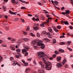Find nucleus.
Segmentation results:
<instances>
[{
	"mask_svg": "<svg viewBox=\"0 0 73 73\" xmlns=\"http://www.w3.org/2000/svg\"><path fill=\"white\" fill-rule=\"evenodd\" d=\"M18 54H19V56H20V57H22V55L21 54H20L19 52L18 53Z\"/></svg>",
	"mask_w": 73,
	"mask_h": 73,
	"instance_id": "51",
	"label": "nucleus"
},
{
	"mask_svg": "<svg viewBox=\"0 0 73 73\" xmlns=\"http://www.w3.org/2000/svg\"><path fill=\"white\" fill-rule=\"evenodd\" d=\"M46 17L49 18V17H51V16L48 14H47L46 15Z\"/></svg>",
	"mask_w": 73,
	"mask_h": 73,
	"instance_id": "38",
	"label": "nucleus"
},
{
	"mask_svg": "<svg viewBox=\"0 0 73 73\" xmlns=\"http://www.w3.org/2000/svg\"><path fill=\"white\" fill-rule=\"evenodd\" d=\"M65 12L66 15H69L70 13V11L69 10H66V11Z\"/></svg>",
	"mask_w": 73,
	"mask_h": 73,
	"instance_id": "10",
	"label": "nucleus"
},
{
	"mask_svg": "<svg viewBox=\"0 0 73 73\" xmlns=\"http://www.w3.org/2000/svg\"><path fill=\"white\" fill-rule=\"evenodd\" d=\"M71 1V3L72 4H73V0H70Z\"/></svg>",
	"mask_w": 73,
	"mask_h": 73,
	"instance_id": "62",
	"label": "nucleus"
},
{
	"mask_svg": "<svg viewBox=\"0 0 73 73\" xmlns=\"http://www.w3.org/2000/svg\"><path fill=\"white\" fill-rule=\"evenodd\" d=\"M26 30L27 31H29V27H28Z\"/></svg>",
	"mask_w": 73,
	"mask_h": 73,
	"instance_id": "39",
	"label": "nucleus"
},
{
	"mask_svg": "<svg viewBox=\"0 0 73 73\" xmlns=\"http://www.w3.org/2000/svg\"><path fill=\"white\" fill-rule=\"evenodd\" d=\"M45 17H41V19L43 21H44V20H45Z\"/></svg>",
	"mask_w": 73,
	"mask_h": 73,
	"instance_id": "21",
	"label": "nucleus"
},
{
	"mask_svg": "<svg viewBox=\"0 0 73 73\" xmlns=\"http://www.w3.org/2000/svg\"><path fill=\"white\" fill-rule=\"evenodd\" d=\"M64 23L65 25H68L69 24V23L68 22V21H64Z\"/></svg>",
	"mask_w": 73,
	"mask_h": 73,
	"instance_id": "25",
	"label": "nucleus"
},
{
	"mask_svg": "<svg viewBox=\"0 0 73 73\" xmlns=\"http://www.w3.org/2000/svg\"><path fill=\"white\" fill-rule=\"evenodd\" d=\"M8 40H11L12 39V38L9 37L8 38Z\"/></svg>",
	"mask_w": 73,
	"mask_h": 73,
	"instance_id": "49",
	"label": "nucleus"
},
{
	"mask_svg": "<svg viewBox=\"0 0 73 73\" xmlns=\"http://www.w3.org/2000/svg\"><path fill=\"white\" fill-rule=\"evenodd\" d=\"M40 27H44V23H42L40 24Z\"/></svg>",
	"mask_w": 73,
	"mask_h": 73,
	"instance_id": "31",
	"label": "nucleus"
},
{
	"mask_svg": "<svg viewBox=\"0 0 73 73\" xmlns=\"http://www.w3.org/2000/svg\"><path fill=\"white\" fill-rule=\"evenodd\" d=\"M57 28L58 29H60L61 28V26L60 25H58L57 26Z\"/></svg>",
	"mask_w": 73,
	"mask_h": 73,
	"instance_id": "47",
	"label": "nucleus"
},
{
	"mask_svg": "<svg viewBox=\"0 0 73 73\" xmlns=\"http://www.w3.org/2000/svg\"><path fill=\"white\" fill-rule=\"evenodd\" d=\"M62 64H61V63H57V64H56V66L57 68H61V66H62Z\"/></svg>",
	"mask_w": 73,
	"mask_h": 73,
	"instance_id": "4",
	"label": "nucleus"
},
{
	"mask_svg": "<svg viewBox=\"0 0 73 73\" xmlns=\"http://www.w3.org/2000/svg\"><path fill=\"white\" fill-rule=\"evenodd\" d=\"M48 30L49 31L50 33H53V30H52V28H51V27H48Z\"/></svg>",
	"mask_w": 73,
	"mask_h": 73,
	"instance_id": "8",
	"label": "nucleus"
},
{
	"mask_svg": "<svg viewBox=\"0 0 73 73\" xmlns=\"http://www.w3.org/2000/svg\"><path fill=\"white\" fill-rule=\"evenodd\" d=\"M23 33H24V35H27V32L24 31L23 32Z\"/></svg>",
	"mask_w": 73,
	"mask_h": 73,
	"instance_id": "50",
	"label": "nucleus"
},
{
	"mask_svg": "<svg viewBox=\"0 0 73 73\" xmlns=\"http://www.w3.org/2000/svg\"><path fill=\"white\" fill-rule=\"evenodd\" d=\"M21 20H22V22H23V23H24L25 21H24V19H21Z\"/></svg>",
	"mask_w": 73,
	"mask_h": 73,
	"instance_id": "54",
	"label": "nucleus"
},
{
	"mask_svg": "<svg viewBox=\"0 0 73 73\" xmlns=\"http://www.w3.org/2000/svg\"><path fill=\"white\" fill-rule=\"evenodd\" d=\"M13 62V65H14V66H15V65H16V64H17V62L15 61H14Z\"/></svg>",
	"mask_w": 73,
	"mask_h": 73,
	"instance_id": "11",
	"label": "nucleus"
},
{
	"mask_svg": "<svg viewBox=\"0 0 73 73\" xmlns=\"http://www.w3.org/2000/svg\"><path fill=\"white\" fill-rule=\"evenodd\" d=\"M34 64L35 65H36V61H35L34 62Z\"/></svg>",
	"mask_w": 73,
	"mask_h": 73,
	"instance_id": "63",
	"label": "nucleus"
},
{
	"mask_svg": "<svg viewBox=\"0 0 73 73\" xmlns=\"http://www.w3.org/2000/svg\"><path fill=\"white\" fill-rule=\"evenodd\" d=\"M46 23H49V20L48 19H47V21H46Z\"/></svg>",
	"mask_w": 73,
	"mask_h": 73,
	"instance_id": "53",
	"label": "nucleus"
},
{
	"mask_svg": "<svg viewBox=\"0 0 73 73\" xmlns=\"http://www.w3.org/2000/svg\"><path fill=\"white\" fill-rule=\"evenodd\" d=\"M60 45H64L65 44V43L64 42H60Z\"/></svg>",
	"mask_w": 73,
	"mask_h": 73,
	"instance_id": "26",
	"label": "nucleus"
},
{
	"mask_svg": "<svg viewBox=\"0 0 73 73\" xmlns=\"http://www.w3.org/2000/svg\"><path fill=\"white\" fill-rule=\"evenodd\" d=\"M25 66H28V63H25Z\"/></svg>",
	"mask_w": 73,
	"mask_h": 73,
	"instance_id": "43",
	"label": "nucleus"
},
{
	"mask_svg": "<svg viewBox=\"0 0 73 73\" xmlns=\"http://www.w3.org/2000/svg\"><path fill=\"white\" fill-rule=\"evenodd\" d=\"M43 40H45V41H46V42H49V41H50V40H49V39H48L47 38H44L43 39Z\"/></svg>",
	"mask_w": 73,
	"mask_h": 73,
	"instance_id": "15",
	"label": "nucleus"
},
{
	"mask_svg": "<svg viewBox=\"0 0 73 73\" xmlns=\"http://www.w3.org/2000/svg\"><path fill=\"white\" fill-rule=\"evenodd\" d=\"M67 48L68 50H69L70 51H71V52H72L73 50L72 49H71V48H69L68 47H67Z\"/></svg>",
	"mask_w": 73,
	"mask_h": 73,
	"instance_id": "27",
	"label": "nucleus"
},
{
	"mask_svg": "<svg viewBox=\"0 0 73 73\" xmlns=\"http://www.w3.org/2000/svg\"><path fill=\"white\" fill-rule=\"evenodd\" d=\"M10 60L11 61H13V57L10 58Z\"/></svg>",
	"mask_w": 73,
	"mask_h": 73,
	"instance_id": "48",
	"label": "nucleus"
},
{
	"mask_svg": "<svg viewBox=\"0 0 73 73\" xmlns=\"http://www.w3.org/2000/svg\"><path fill=\"white\" fill-rule=\"evenodd\" d=\"M30 34L31 35V36H32L33 37H35V35L34 34H33L32 33H30Z\"/></svg>",
	"mask_w": 73,
	"mask_h": 73,
	"instance_id": "30",
	"label": "nucleus"
},
{
	"mask_svg": "<svg viewBox=\"0 0 73 73\" xmlns=\"http://www.w3.org/2000/svg\"><path fill=\"white\" fill-rule=\"evenodd\" d=\"M54 3L56 5H58V2L56 1H54Z\"/></svg>",
	"mask_w": 73,
	"mask_h": 73,
	"instance_id": "42",
	"label": "nucleus"
},
{
	"mask_svg": "<svg viewBox=\"0 0 73 73\" xmlns=\"http://www.w3.org/2000/svg\"><path fill=\"white\" fill-rule=\"evenodd\" d=\"M54 52L55 53V54H58L59 53L57 51V50L55 51Z\"/></svg>",
	"mask_w": 73,
	"mask_h": 73,
	"instance_id": "34",
	"label": "nucleus"
},
{
	"mask_svg": "<svg viewBox=\"0 0 73 73\" xmlns=\"http://www.w3.org/2000/svg\"><path fill=\"white\" fill-rule=\"evenodd\" d=\"M56 56V54H54L53 56V57H55Z\"/></svg>",
	"mask_w": 73,
	"mask_h": 73,
	"instance_id": "64",
	"label": "nucleus"
},
{
	"mask_svg": "<svg viewBox=\"0 0 73 73\" xmlns=\"http://www.w3.org/2000/svg\"><path fill=\"white\" fill-rule=\"evenodd\" d=\"M48 20H52V18L49 17V18H48Z\"/></svg>",
	"mask_w": 73,
	"mask_h": 73,
	"instance_id": "59",
	"label": "nucleus"
},
{
	"mask_svg": "<svg viewBox=\"0 0 73 73\" xmlns=\"http://www.w3.org/2000/svg\"><path fill=\"white\" fill-rule=\"evenodd\" d=\"M43 11H44L45 13H49V12H48L47 11H46V10H44Z\"/></svg>",
	"mask_w": 73,
	"mask_h": 73,
	"instance_id": "41",
	"label": "nucleus"
},
{
	"mask_svg": "<svg viewBox=\"0 0 73 73\" xmlns=\"http://www.w3.org/2000/svg\"><path fill=\"white\" fill-rule=\"evenodd\" d=\"M51 2L52 4L54 5V1L53 0H51Z\"/></svg>",
	"mask_w": 73,
	"mask_h": 73,
	"instance_id": "60",
	"label": "nucleus"
},
{
	"mask_svg": "<svg viewBox=\"0 0 73 73\" xmlns=\"http://www.w3.org/2000/svg\"><path fill=\"white\" fill-rule=\"evenodd\" d=\"M27 15H28V16H29L30 17L32 16V15L30 14H28Z\"/></svg>",
	"mask_w": 73,
	"mask_h": 73,
	"instance_id": "55",
	"label": "nucleus"
},
{
	"mask_svg": "<svg viewBox=\"0 0 73 73\" xmlns=\"http://www.w3.org/2000/svg\"><path fill=\"white\" fill-rule=\"evenodd\" d=\"M62 35H61L60 37V38H64V37H65V36H64V35H65V34L64 33H63Z\"/></svg>",
	"mask_w": 73,
	"mask_h": 73,
	"instance_id": "17",
	"label": "nucleus"
},
{
	"mask_svg": "<svg viewBox=\"0 0 73 73\" xmlns=\"http://www.w3.org/2000/svg\"><path fill=\"white\" fill-rule=\"evenodd\" d=\"M56 42V40L54 39L53 40V43L54 44H55Z\"/></svg>",
	"mask_w": 73,
	"mask_h": 73,
	"instance_id": "44",
	"label": "nucleus"
},
{
	"mask_svg": "<svg viewBox=\"0 0 73 73\" xmlns=\"http://www.w3.org/2000/svg\"><path fill=\"white\" fill-rule=\"evenodd\" d=\"M71 35L70 33H68V34H67V35H68V36H69V35Z\"/></svg>",
	"mask_w": 73,
	"mask_h": 73,
	"instance_id": "57",
	"label": "nucleus"
},
{
	"mask_svg": "<svg viewBox=\"0 0 73 73\" xmlns=\"http://www.w3.org/2000/svg\"><path fill=\"white\" fill-rule=\"evenodd\" d=\"M66 60L64 59L63 60L62 62V64L63 65H64L65 63H66Z\"/></svg>",
	"mask_w": 73,
	"mask_h": 73,
	"instance_id": "12",
	"label": "nucleus"
},
{
	"mask_svg": "<svg viewBox=\"0 0 73 73\" xmlns=\"http://www.w3.org/2000/svg\"><path fill=\"white\" fill-rule=\"evenodd\" d=\"M25 56H28V52H26L25 54Z\"/></svg>",
	"mask_w": 73,
	"mask_h": 73,
	"instance_id": "36",
	"label": "nucleus"
},
{
	"mask_svg": "<svg viewBox=\"0 0 73 73\" xmlns=\"http://www.w3.org/2000/svg\"><path fill=\"white\" fill-rule=\"evenodd\" d=\"M9 12L10 14H11V15H16V13L12 12L11 11H9Z\"/></svg>",
	"mask_w": 73,
	"mask_h": 73,
	"instance_id": "9",
	"label": "nucleus"
},
{
	"mask_svg": "<svg viewBox=\"0 0 73 73\" xmlns=\"http://www.w3.org/2000/svg\"><path fill=\"white\" fill-rule=\"evenodd\" d=\"M17 65H18V66H20V64H19V63H17Z\"/></svg>",
	"mask_w": 73,
	"mask_h": 73,
	"instance_id": "61",
	"label": "nucleus"
},
{
	"mask_svg": "<svg viewBox=\"0 0 73 73\" xmlns=\"http://www.w3.org/2000/svg\"><path fill=\"white\" fill-rule=\"evenodd\" d=\"M23 46L25 49H26V50H29V47L28 46H26V45L24 44L23 45Z\"/></svg>",
	"mask_w": 73,
	"mask_h": 73,
	"instance_id": "5",
	"label": "nucleus"
},
{
	"mask_svg": "<svg viewBox=\"0 0 73 73\" xmlns=\"http://www.w3.org/2000/svg\"><path fill=\"white\" fill-rule=\"evenodd\" d=\"M39 73H44V70H40V72H39Z\"/></svg>",
	"mask_w": 73,
	"mask_h": 73,
	"instance_id": "35",
	"label": "nucleus"
},
{
	"mask_svg": "<svg viewBox=\"0 0 73 73\" xmlns=\"http://www.w3.org/2000/svg\"><path fill=\"white\" fill-rule=\"evenodd\" d=\"M33 28L34 30H37L38 29V27L37 26H34Z\"/></svg>",
	"mask_w": 73,
	"mask_h": 73,
	"instance_id": "14",
	"label": "nucleus"
},
{
	"mask_svg": "<svg viewBox=\"0 0 73 73\" xmlns=\"http://www.w3.org/2000/svg\"><path fill=\"white\" fill-rule=\"evenodd\" d=\"M54 30L56 32H58V30L56 28H54Z\"/></svg>",
	"mask_w": 73,
	"mask_h": 73,
	"instance_id": "23",
	"label": "nucleus"
},
{
	"mask_svg": "<svg viewBox=\"0 0 73 73\" xmlns=\"http://www.w3.org/2000/svg\"><path fill=\"white\" fill-rule=\"evenodd\" d=\"M36 36L38 37H40V34L39 33H37Z\"/></svg>",
	"mask_w": 73,
	"mask_h": 73,
	"instance_id": "28",
	"label": "nucleus"
},
{
	"mask_svg": "<svg viewBox=\"0 0 73 73\" xmlns=\"http://www.w3.org/2000/svg\"><path fill=\"white\" fill-rule=\"evenodd\" d=\"M5 18L6 19H7V18H8V16H7L6 15H5Z\"/></svg>",
	"mask_w": 73,
	"mask_h": 73,
	"instance_id": "58",
	"label": "nucleus"
},
{
	"mask_svg": "<svg viewBox=\"0 0 73 73\" xmlns=\"http://www.w3.org/2000/svg\"><path fill=\"white\" fill-rule=\"evenodd\" d=\"M37 56H38V57H39L40 58H42V57H45L46 55L45 54V53L43 52H40L38 53L37 54Z\"/></svg>",
	"mask_w": 73,
	"mask_h": 73,
	"instance_id": "3",
	"label": "nucleus"
},
{
	"mask_svg": "<svg viewBox=\"0 0 73 73\" xmlns=\"http://www.w3.org/2000/svg\"><path fill=\"white\" fill-rule=\"evenodd\" d=\"M21 9H26V8H25V7H22L21 8Z\"/></svg>",
	"mask_w": 73,
	"mask_h": 73,
	"instance_id": "37",
	"label": "nucleus"
},
{
	"mask_svg": "<svg viewBox=\"0 0 73 73\" xmlns=\"http://www.w3.org/2000/svg\"><path fill=\"white\" fill-rule=\"evenodd\" d=\"M16 51L17 52V53H18V52H21V50L19 49H17L16 50Z\"/></svg>",
	"mask_w": 73,
	"mask_h": 73,
	"instance_id": "24",
	"label": "nucleus"
},
{
	"mask_svg": "<svg viewBox=\"0 0 73 73\" xmlns=\"http://www.w3.org/2000/svg\"><path fill=\"white\" fill-rule=\"evenodd\" d=\"M61 14H62V15H65L66 14V13L64 12H62L61 13Z\"/></svg>",
	"mask_w": 73,
	"mask_h": 73,
	"instance_id": "40",
	"label": "nucleus"
},
{
	"mask_svg": "<svg viewBox=\"0 0 73 73\" xmlns=\"http://www.w3.org/2000/svg\"><path fill=\"white\" fill-rule=\"evenodd\" d=\"M29 68H27L26 69V72H28V71H29Z\"/></svg>",
	"mask_w": 73,
	"mask_h": 73,
	"instance_id": "33",
	"label": "nucleus"
},
{
	"mask_svg": "<svg viewBox=\"0 0 73 73\" xmlns=\"http://www.w3.org/2000/svg\"><path fill=\"white\" fill-rule=\"evenodd\" d=\"M61 57H58L57 58V61L58 62H60L61 61Z\"/></svg>",
	"mask_w": 73,
	"mask_h": 73,
	"instance_id": "7",
	"label": "nucleus"
},
{
	"mask_svg": "<svg viewBox=\"0 0 73 73\" xmlns=\"http://www.w3.org/2000/svg\"><path fill=\"white\" fill-rule=\"evenodd\" d=\"M15 57L16 58H19V56L17 55H16L15 56Z\"/></svg>",
	"mask_w": 73,
	"mask_h": 73,
	"instance_id": "56",
	"label": "nucleus"
},
{
	"mask_svg": "<svg viewBox=\"0 0 73 73\" xmlns=\"http://www.w3.org/2000/svg\"><path fill=\"white\" fill-rule=\"evenodd\" d=\"M3 9L4 11H6V10L7 9V7H6L3 6Z\"/></svg>",
	"mask_w": 73,
	"mask_h": 73,
	"instance_id": "16",
	"label": "nucleus"
},
{
	"mask_svg": "<svg viewBox=\"0 0 73 73\" xmlns=\"http://www.w3.org/2000/svg\"><path fill=\"white\" fill-rule=\"evenodd\" d=\"M70 29H73V27L70 26Z\"/></svg>",
	"mask_w": 73,
	"mask_h": 73,
	"instance_id": "52",
	"label": "nucleus"
},
{
	"mask_svg": "<svg viewBox=\"0 0 73 73\" xmlns=\"http://www.w3.org/2000/svg\"><path fill=\"white\" fill-rule=\"evenodd\" d=\"M29 40V39L27 38H25L23 39L24 41H27Z\"/></svg>",
	"mask_w": 73,
	"mask_h": 73,
	"instance_id": "29",
	"label": "nucleus"
},
{
	"mask_svg": "<svg viewBox=\"0 0 73 73\" xmlns=\"http://www.w3.org/2000/svg\"><path fill=\"white\" fill-rule=\"evenodd\" d=\"M16 39H14L13 38H12V40H11V41L13 43H14V42H13V41H14V42H15V41H16Z\"/></svg>",
	"mask_w": 73,
	"mask_h": 73,
	"instance_id": "13",
	"label": "nucleus"
},
{
	"mask_svg": "<svg viewBox=\"0 0 73 73\" xmlns=\"http://www.w3.org/2000/svg\"><path fill=\"white\" fill-rule=\"evenodd\" d=\"M22 52L23 53H24L25 52H26L27 50L25 49H23L22 50Z\"/></svg>",
	"mask_w": 73,
	"mask_h": 73,
	"instance_id": "20",
	"label": "nucleus"
},
{
	"mask_svg": "<svg viewBox=\"0 0 73 73\" xmlns=\"http://www.w3.org/2000/svg\"><path fill=\"white\" fill-rule=\"evenodd\" d=\"M10 48L11 49V50H15V49H16L15 47L13 46L11 47Z\"/></svg>",
	"mask_w": 73,
	"mask_h": 73,
	"instance_id": "19",
	"label": "nucleus"
},
{
	"mask_svg": "<svg viewBox=\"0 0 73 73\" xmlns=\"http://www.w3.org/2000/svg\"><path fill=\"white\" fill-rule=\"evenodd\" d=\"M31 44L33 45H36L37 44L38 46H41V49H44L45 48V45L43 44L41 41L38 40H36V41H33L31 42Z\"/></svg>",
	"mask_w": 73,
	"mask_h": 73,
	"instance_id": "2",
	"label": "nucleus"
},
{
	"mask_svg": "<svg viewBox=\"0 0 73 73\" xmlns=\"http://www.w3.org/2000/svg\"><path fill=\"white\" fill-rule=\"evenodd\" d=\"M71 42H72L71 41H68L67 42V43L68 44V45H70V43H71Z\"/></svg>",
	"mask_w": 73,
	"mask_h": 73,
	"instance_id": "45",
	"label": "nucleus"
},
{
	"mask_svg": "<svg viewBox=\"0 0 73 73\" xmlns=\"http://www.w3.org/2000/svg\"><path fill=\"white\" fill-rule=\"evenodd\" d=\"M32 20H35V21H38L40 19L38 18H35V17H33L32 18Z\"/></svg>",
	"mask_w": 73,
	"mask_h": 73,
	"instance_id": "6",
	"label": "nucleus"
},
{
	"mask_svg": "<svg viewBox=\"0 0 73 73\" xmlns=\"http://www.w3.org/2000/svg\"><path fill=\"white\" fill-rule=\"evenodd\" d=\"M39 64L40 65H42V62L40 61L39 62Z\"/></svg>",
	"mask_w": 73,
	"mask_h": 73,
	"instance_id": "46",
	"label": "nucleus"
},
{
	"mask_svg": "<svg viewBox=\"0 0 73 73\" xmlns=\"http://www.w3.org/2000/svg\"><path fill=\"white\" fill-rule=\"evenodd\" d=\"M19 1H21V2H22V3H25L26 4H28V2H25V1H22V0H19Z\"/></svg>",
	"mask_w": 73,
	"mask_h": 73,
	"instance_id": "18",
	"label": "nucleus"
},
{
	"mask_svg": "<svg viewBox=\"0 0 73 73\" xmlns=\"http://www.w3.org/2000/svg\"><path fill=\"white\" fill-rule=\"evenodd\" d=\"M15 0H11V3H12L13 4H15Z\"/></svg>",
	"mask_w": 73,
	"mask_h": 73,
	"instance_id": "32",
	"label": "nucleus"
},
{
	"mask_svg": "<svg viewBox=\"0 0 73 73\" xmlns=\"http://www.w3.org/2000/svg\"><path fill=\"white\" fill-rule=\"evenodd\" d=\"M59 51L60 52H61L62 53H64V52L65 51H64V50L61 49H59Z\"/></svg>",
	"mask_w": 73,
	"mask_h": 73,
	"instance_id": "22",
	"label": "nucleus"
},
{
	"mask_svg": "<svg viewBox=\"0 0 73 73\" xmlns=\"http://www.w3.org/2000/svg\"><path fill=\"white\" fill-rule=\"evenodd\" d=\"M46 56L43 58V61L45 65V67L43 64L41 65V67L42 69H46V70H50L52 69V64L49 61L46 62L45 58H46Z\"/></svg>",
	"mask_w": 73,
	"mask_h": 73,
	"instance_id": "1",
	"label": "nucleus"
}]
</instances>
